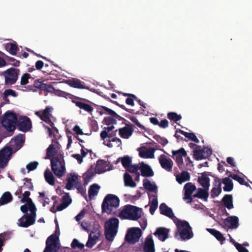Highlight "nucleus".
I'll return each mask as SVG.
<instances>
[{"label": "nucleus", "mask_w": 252, "mask_h": 252, "mask_svg": "<svg viewBox=\"0 0 252 252\" xmlns=\"http://www.w3.org/2000/svg\"><path fill=\"white\" fill-rule=\"evenodd\" d=\"M190 177L189 173L186 171H182L180 175H177L176 176V180L179 184L189 181Z\"/></svg>", "instance_id": "nucleus-36"}, {"label": "nucleus", "mask_w": 252, "mask_h": 252, "mask_svg": "<svg viewBox=\"0 0 252 252\" xmlns=\"http://www.w3.org/2000/svg\"><path fill=\"white\" fill-rule=\"evenodd\" d=\"M155 150L154 148H150L146 150L139 151V156L145 158H153L155 157L154 152Z\"/></svg>", "instance_id": "nucleus-29"}, {"label": "nucleus", "mask_w": 252, "mask_h": 252, "mask_svg": "<svg viewBox=\"0 0 252 252\" xmlns=\"http://www.w3.org/2000/svg\"><path fill=\"white\" fill-rule=\"evenodd\" d=\"M126 118L129 119L133 123H134L138 127L142 129L146 130L145 127L141 125L135 117L131 116L129 114H126L125 115Z\"/></svg>", "instance_id": "nucleus-51"}, {"label": "nucleus", "mask_w": 252, "mask_h": 252, "mask_svg": "<svg viewBox=\"0 0 252 252\" xmlns=\"http://www.w3.org/2000/svg\"><path fill=\"white\" fill-rule=\"evenodd\" d=\"M114 128V126H110L105 127L104 128V130L102 131L100 133V137L103 140H105L107 138L108 136L107 133L110 132L111 130H112Z\"/></svg>", "instance_id": "nucleus-53"}, {"label": "nucleus", "mask_w": 252, "mask_h": 252, "mask_svg": "<svg viewBox=\"0 0 252 252\" xmlns=\"http://www.w3.org/2000/svg\"><path fill=\"white\" fill-rule=\"evenodd\" d=\"M208 190L209 189L206 188H198L196 193L194 194L193 196L203 199L204 201H207L209 195Z\"/></svg>", "instance_id": "nucleus-25"}, {"label": "nucleus", "mask_w": 252, "mask_h": 252, "mask_svg": "<svg viewBox=\"0 0 252 252\" xmlns=\"http://www.w3.org/2000/svg\"><path fill=\"white\" fill-rule=\"evenodd\" d=\"M208 231L213 235L218 241L220 242V244H222L225 240V238L223 235L218 230L213 228L207 229Z\"/></svg>", "instance_id": "nucleus-30"}, {"label": "nucleus", "mask_w": 252, "mask_h": 252, "mask_svg": "<svg viewBox=\"0 0 252 252\" xmlns=\"http://www.w3.org/2000/svg\"><path fill=\"white\" fill-rule=\"evenodd\" d=\"M64 83L67 84L70 86L80 89H89V87L84 85V82H82L80 80L72 78L70 79H64Z\"/></svg>", "instance_id": "nucleus-17"}, {"label": "nucleus", "mask_w": 252, "mask_h": 252, "mask_svg": "<svg viewBox=\"0 0 252 252\" xmlns=\"http://www.w3.org/2000/svg\"><path fill=\"white\" fill-rule=\"evenodd\" d=\"M223 223L229 228L236 229L239 225V219L236 216L228 217L224 220Z\"/></svg>", "instance_id": "nucleus-21"}, {"label": "nucleus", "mask_w": 252, "mask_h": 252, "mask_svg": "<svg viewBox=\"0 0 252 252\" xmlns=\"http://www.w3.org/2000/svg\"><path fill=\"white\" fill-rule=\"evenodd\" d=\"M143 251L144 252H155L154 242L151 235H148L145 239Z\"/></svg>", "instance_id": "nucleus-18"}, {"label": "nucleus", "mask_w": 252, "mask_h": 252, "mask_svg": "<svg viewBox=\"0 0 252 252\" xmlns=\"http://www.w3.org/2000/svg\"><path fill=\"white\" fill-rule=\"evenodd\" d=\"M176 225L177 228V231L175 233L176 238L179 236L181 240L185 241L193 237L192 228L187 221L178 220Z\"/></svg>", "instance_id": "nucleus-3"}, {"label": "nucleus", "mask_w": 252, "mask_h": 252, "mask_svg": "<svg viewBox=\"0 0 252 252\" xmlns=\"http://www.w3.org/2000/svg\"><path fill=\"white\" fill-rule=\"evenodd\" d=\"M153 196H154V198L152 199L149 209L150 212L152 215L154 214L158 206V201L157 196L154 195Z\"/></svg>", "instance_id": "nucleus-47"}, {"label": "nucleus", "mask_w": 252, "mask_h": 252, "mask_svg": "<svg viewBox=\"0 0 252 252\" xmlns=\"http://www.w3.org/2000/svg\"><path fill=\"white\" fill-rule=\"evenodd\" d=\"M125 186L134 188L136 186V183L133 181L132 177L129 174L126 173L124 176Z\"/></svg>", "instance_id": "nucleus-38"}, {"label": "nucleus", "mask_w": 252, "mask_h": 252, "mask_svg": "<svg viewBox=\"0 0 252 252\" xmlns=\"http://www.w3.org/2000/svg\"><path fill=\"white\" fill-rule=\"evenodd\" d=\"M5 48L7 51L12 55H16L18 47L16 43H7L5 44Z\"/></svg>", "instance_id": "nucleus-33"}, {"label": "nucleus", "mask_w": 252, "mask_h": 252, "mask_svg": "<svg viewBox=\"0 0 252 252\" xmlns=\"http://www.w3.org/2000/svg\"><path fill=\"white\" fill-rule=\"evenodd\" d=\"M94 175V173L93 171V167L92 166L85 173L84 177V185H87L90 181L91 179Z\"/></svg>", "instance_id": "nucleus-42"}, {"label": "nucleus", "mask_w": 252, "mask_h": 252, "mask_svg": "<svg viewBox=\"0 0 252 252\" xmlns=\"http://www.w3.org/2000/svg\"><path fill=\"white\" fill-rule=\"evenodd\" d=\"M72 202V199L69 193L64 192V209L67 208Z\"/></svg>", "instance_id": "nucleus-56"}, {"label": "nucleus", "mask_w": 252, "mask_h": 252, "mask_svg": "<svg viewBox=\"0 0 252 252\" xmlns=\"http://www.w3.org/2000/svg\"><path fill=\"white\" fill-rule=\"evenodd\" d=\"M119 220L117 218H113L106 221L105 228L110 230H117L119 227Z\"/></svg>", "instance_id": "nucleus-26"}, {"label": "nucleus", "mask_w": 252, "mask_h": 252, "mask_svg": "<svg viewBox=\"0 0 252 252\" xmlns=\"http://www.w3.org/2000/svg\"><path fill=\"white\" fill-rule=\"evenodd\" d=\"M167 118L171 121L177 123L182 119V116L180 115H178L175 112H171L168 113Z\"/></svg>", "instance_id": "nucleus-49"}, {"label": "nucleus", "mask_w": 252, "mask_h": 252, "mask_svg": "<svg viewBox=\"0 0 252 252\" xmlns=\"http://www.w3.org/2000/svg\"><path fill=\"white\" fill-rule=\"evenodd\" d=\"M71 246L73 249H78L80 250H83L84 248V245L80 243L79 241L76 239H74L73 240L71 244Z\"/></svg>", "instance_id": "nucleus-52"}, {"label": "nucleus", "mask_w": 252, "mask_h": 252, "mask_svg": "<svg viewBox=\"0 0 252 252\" xmlns=\"http://www.w3.org/2000/svg\"><path fill=\"white\" fill-rule=\"evenodd\" d=\"M120 200L118 197L112 194H107L104 198L101 205L102 213L108 214H114L115 211L113 208L116 209L119 206Z\"/></svg>", "instance_id": "nucleus-5"}, {"label": "nucleus", "mask_w": 252, "mask_h": 252, "mask_svg": "<svg viewBox=\"0 0 252 252\" xmlns=\"http://www.w3.org/2000/svg\"><path fill=\"white\" fill-rule=\"evenodd\" d=\"M221 192V187L220 184L218 185V187H214L211 190V196L212 198H214L219 196Z\"/></svg>", "instance_id": "nucleus-48"}, {"label": "nucleus", "mask_w": 252, "mask_h": 252, "mask_svg": "<svg viewBox=\"0 0 252 252\" xmlns=\"http://www.w3.org/2000/svg\"><path fill=\"white\" fill-rule=\"evenodd\" d=\"M222 183L224 185L223 190L225 191H230L233 189V184L232 181L229 177H225L222 180Z\"/></svg>", "instance_id": "nucleus-37"}, {"label": "nucleus", "mask_w": 252, "mask_h": 252, "mask_svg": "<svg viewBox=\"0 0 252 252\" xmlns=\"http://www.w3.org/2000/svg\"><path fill=\"white\" fill-rule=\"evenodd\" d=\"M143 186L144 188L152 192H155V193H157L158 192V188L156 185L152 184L151 182L148 180L147 179H144L143 180Z\"/></svg>", "instance_id": "nucleus-35"}, {"label": "nucleus", "mask_w": 252, "mask_h": 252, "mask_svg": "<svg viewBox=\"0 0 252 252\" xmlns=\"http://www.w3.org/2000/svg\"><path fill=\"white\" fill-rule=\"evenodd\" d=\"M104 122L107 125H110L111 124H115L117 123L116 120L113 117H107L104 119Z\"/></svg>", "instance_id": "nucleus-62"}, {"label": "nucleus", "mask_w": 252, "mask_h": 252, "mask_svg": "<svg viewBox=\"0 0 252 252\" xmlns=\"http://www.w3.org/2000/svg\"><path fill=\"white\" fill-rule=\"evenodd\" d=\"M53 109L52 107L47 106L43 111H36L35 114L39 117L41 120L49 124L53 129L54 132L56 131V133H58V130L54 127V124L51 120V117L52 116L51 113L53 111ZM48 131L49 132L50 136H53L56 137V134L53 133V130L50 127H48Z\"/></svg>", "instance_id": "nucleus-6"}, {"label": "nucleus", "mask_w": 252, "mask_h": 252, "mask_svg": "<svg viewBox=\"0 0 252 252\" xmlns=\"http://www.w3.org/2000/svg\"><path fill=\"white\" fill-rule=\"evenodd\" d=\"M20 70L18 68L11 67L2 72L1 75L4 77V83L6 86L14 84L18 80Z\"/></svg>", "instance_id": "nucleus-8"}, {"label": "nucleus", "mask_w": 252, "mask_h": 252, "mask_svg": "<svg viewBox=\"0 0 252 252\" xmlns=\"http://www.w3.org/2000/svg\"><path fill=\"white\" fill-rule=\"evenodd\" d=\"M131 162V158L127 156L121 158L122 164L123 166L126 168L128 166H129Z\"/></svg>", "instance_id": "nucleus-54"}, {"label": "nucleus", "mask_w": 252, "mask_h": 252, "mask_svg": "<svg viewBox=\"0 0 252 252\" xmlns=\"http://www.w3.org/2000/svg\"><path fill=\"white\" fill-rule=\"evenodd\" d=\"M117 232V230H110L105 228L104 234L106 239L109 242L113 241Z\"/></svg>", "instance_id": "nucleus-43"}, {"label": "nucleus", "mask_w": 252, "mask_h": 252, "mask_svg": "<svg viewBox=\"0 0 252 252\" xmlns=\"http://www.w3.org/2000/svg\"><path fill=\"white\" fill-rule=\"evenodd\" d=\"M159 162L162 168L168 172L172 171L173 162L164 155H161L158 158Z\"/></svg>", "instance_id": "nucleus-16"}, {"label": "nucleus", "mask_w": 252, "mask_h": 252, "mask_svg": "<svg viewBox=\"0 0 252 252\" xmlns=\"http://www.w3.org/2000/svg\"><path fill=\"white\" fill-rule=\"evenodd\" d=\"M100 187L96 184H94L90 186L88 193L89 198L92 199L94 196L97 195Z\"/></svg>", "instance_id": "nucleus-32"}, {"label": "nucleus", "mask_w": 252, "mask_h": 252, "mask_svg": "<svg viewBox=\"0 0 252 252\" xmlns=\"http://www.w3.org/2000/svg\"><path fill=\"white\" fill-rule=\"evenodd\" d=\"M112 103H114V104L119 106L120 108H121L122 109L125 110V111L130 113H131V114H138V112H136L135 113L134 112V110L133 109H128L126 107V106L124 105H122V104H120L117 101H112Z\"/></svg>", "instance_id": "nucleus-59"}, {"label": "nucleus", "mask_w": 252, "mask_h": 252, "mask_svg": "<svg viewBox=\"0 0 252 252\" xmlns=\"http://www.w3.org/2000/svg\"><path fill=\"white\" fill-rule=\"evenodd\" d=\"M154 138L163 146H165L168 143V140L165 137H161L160 135L156 134L154 136Z\"/></svg>", "instance_id": "nucleus-55"}, {"label": "nucleus", "mask_w": 252, "mask_h": 252, "mask_svg": "<svg viewBox=\"0 0 252 252\" xmlns=\"http://www.w3.org/2000/svg\"><path fill=\"white\" fill-rule=\"evenodd\" d=\"M60 248L59 237L56 234H52L46 240V247L43 252H57Z\"/></svg>", "instance_id": "nucleus-9"}, {"label": "nucleus", "mask_w": 252, "mask_h": 252, "mask_svg": "<svg viewBox=\"0 0 252 252\" xmlns=\"http://www.w3.org/2000/svg\"><path fill=\"white\" fill-rule=\"evenodd\" d=\"M159 209L161 214L166 216L172 220L175 219L178 220V219L174 216L171 208L169 207L165 203H161L159 206Z\"/></svg>", "instance_id": "nucleus-20"}, {"label": "nucleus", "mask_w": 252, "mask_h": 252, "mask_svg": "<svg viewBox=\"0 0 252 252\" xmlns=\"http://www.w3.org/2000/svg\"><path fill=\"white\" fill-rule=\"evenodd\" d=\"M23 181L25 182L24 183V186L25 188L29 190H33V186L32 183V180L30 178H25L23 179Z\"/></svg>", "instance_id": "nucleus-57"}, {"label": "nucleus", "mask_w": 252, "mask_h": 252, "mask_svg": "<svg viewBox=\"0 0 252 252\" xmlns=\"http://www.w3.org/2000/svg\"><path fill=\"white\" fill-rule=\"evenodd\" d=\"M173 158L175 159L178 166L180 169L184 168L183 157L187 156V152L183 148L176 151H172Z\"/></svg>", "instance_id": "nucleus-13"}, {"label": "nucleus", "mask_w": 252, "mask_h": 252, "mask_svg": "<svg viewBox=\"0 0 252 252\" xmlns=\"http://www.w3.org/2000/svg\"><path fill=\"white\" fill-rule=\"evenodd\" d=\"M30 78H31V75L29 73H24L21 77L20 84L22 85L27 84Z\"/></svg>", "instance_id": "nucleus-58"}, {"label": "nucleus", "mask_w": 252, "mask_h": 252, "mask_svg": "<svg viewBox=\"0 0 252 252\" xmlns=\"http://www.w3.org/2000/svg\"><path fill=\"white\" fill-rule=\"evenodd\" d=\"M141 230L138 227L129 228L125 236L126 241L129 244H135L138 242L141 236Z\"/></svg>", "instance_id": "nucleus-10"}, {"label": "nucleus", "mask_w": 252, "mask_h": 252, "mask_svg": "<svg viewBox=\"0 0 252 252\" xmlns=\"http://www.w3.org/2000/svg\"><path fill=\"white\" fill-rule=\"evenodd\" d=\"M112 142H115L117 143H118L117 147H120L122 145V141L121 140L117 137H112L111 138L108 139V140H106V141L104 140L103 144L107 146L109 148H112L113 145L111 143Z\"/></svg>", "instance_id": "nucleus-44"}, {"label": "nucleus", "mask_w": 252, "mask_h": 252, "mask_svg": "<svg viewBox=\"0 0 252 252\" xmlns=\"http://www.w3.org/2000/svg\"><path fill=\"white\" fill-rule=\"evenodd\" d=\"M38 163L37 161L31 162L26 165L28 171L34 170L37 168Z\"/></svg>", "instance_id": "nucleus-60"}, {"label": "nucleus", "mask_w": 252, "mask_h": 252, "mask_svg": "<svg viewBox=\"0 0 252 252\" xmlns=\"http://www.w3.org/2000/svg\"><path fill=\"white\" fill-rule=\"evenodd\" d=\"M169 229L165 227L158 228L154 234L158 236L159 240L164 241L168 238Z\"/></svg>", "instance_id": "nucleus-23"}, {"label": "nucleus", "mask_w": 252, "mask_h": 252, "mask_svg": "<svg viewBox=\"0 0 252 252\" xmlns=\"http://www.w3.org/2000/svg\"><path fill=\"white\" fill-rule=\"evenodd\" d=\"M193 158L197 160H201L202 159H206L212 155V150L211 148L203 147V148L200 146L197 147V149H194L193 151Z\"/></svg>", "instance_id": "nucleus-11"}, {"label": "nucleus", "mask_w": 252, "mask_h": 252, "mask_svg": "<svg viewBox=\"0 0 252 252\" xmlns=\"http://www.w3.org/2000/svg\"><path fill=\"white\" fill-rule=\"evenodd\" d=\"M126 169L129 172L136 174V173L138 172V170L139 169V167H138V166L137 165L130 164L129 166H128L126 168Z\"/></svg>", "instance_id": "nucleus-63"}, {"label": "nucleus", "mask_w": 252, "mask_h": 252, "mask_svg": "<svg viewBox=\"0 0 252 252\" xmlns=\"http://www.w3.org/2000/svg\"><path fill=\"white\" fill-rule=\"evenodd\" d=\"M87 211L86 209H82L81 212L75 217V220L77 221H79L84 217Z\"/></svg>", "instance_id": "nucleus-64"}, {"label": "nucleus", "mask_w": 252, "mask_h": 252, "mask_svg": "<svg viewBox=\"0 0 252 252\" xmlns=\"http://www.w3.org/2000/svg\"><path fill=\"white\" fill-rule=\"evenodd\" d=\"M100 234V226L98 222L94 221L89 235L86 246L89 248H92L96 244L97 240L99 239Z\"/></svg>", "instance_id": "nucleus-7"}, {"label": "nucleus", "mask_w": 252, "mask_h": 252, "mask_svg": "<svg viewBox=\"0 0 252 252\" xmlns=\"http://www.w3.org/2000/svg\"><path fill=\"white\" fill-rule=\"evenodd\" d=\"M25 135L24 134H19L14 138L15 144L17 146L21 147L25 142Z\"/></svg>", "instance_id": "nucleus-45"}, {"label": "nucleus", "mask_w": 252, "mask_h": 252, "mask_svg": "<svg viewBox=\"0 0 252 252\" xmlns=\"http://www.w3.org/2000/svg\"><path fill=\"white\" fill-rule=\"evenodd\" d=\"M132 125H126V126L119 129L120 136L125 139H128L133 133V128Z\"/></svg>", "instance_id": "nucleus-19"}, {"label": "nucleus", "mask_w": 252, "mask_h": 252, "mask_svg": "<svg viewBox=\"0 0 252 252\" xmlns=\"http://www.w3.org/2000/svg\"><path fill=\"white\" fill-rule=\"evenodd\" d=\"M139 169L143 177H152L154 175V173L150 166L143 162L140 164Z\"/></svg>", "instance_id": "nucleus-24"}, {"label": "nucleus", "mask_w": 252, "mask_h": 252, "mask_svg": "<svg viewBox=\"0 0 252 252\" xmlns=\"http://www.w3.org/2000/svg\"><path fill=\"white\" fill-rule=\"evenodd\" d=\"M44 178L46 181L50 185H54L55 184V178L50 170L47 169L44 172Z\"/></svg>", "instance_id": "nucleus-41"}, {"label": "nucleus", "mask_w": 252, "mask_h": 252, "mask_svg": "<svg viewBox=\"0 0 252 252\" xmlns=\"http://www.w3.org/2000/svg\"><path fill=\"white\" fill-rule=\"evenodd\" d=\"M2 126L6 130L1 135L3 137L10 136L17 126L19 130L26 132L32 127V122L27 116L21 117L19 120L15 113L8 111L5 113L1 120Z\"/></svg>", "instance_id": "nucleus-1"}, {"label": "nucleus", "mask_w": 252, "mask_h": 252, "mask_svg": "<svg viewBox=\"0 0 252 252\" xmlns=\"http://www.w3.org/2000/svg\"><path fill=\"white\" fill-rule=\"evenodd\" d=\"M77 180V176L76 175H70L66 179L67 183L66 184L65 188L68 190L71 189L74 184L76 182Z\"/></svg>", "instance_id": "nucleus-40"}, {"label": "nucleus", "mask_w": 252, "mask_h": 252, "mask_svg": "<svg viewBox=\"0 0 252 252\" xmlns=\"http://www.w3.org/2000/svg\"><path fill=\"white\" fill-rule=\"evenodd\" d=\"M72 102L74 103L76 106L79 107L80 109H83L91 114L94 110V108L88 104L75 100H73Z\"/></svg>", "instance_id": "nucleus-28"}, {"label": "nucleus", "mask_w": 252, "mask_h": 252, "mask_svg": "<svg viewBox=\"0 0 252 252\" xmlns=\"http://www.w3.org/2000/svg\"><path fill=\"white\" fill-rule=\"evenodd\" d=\"M36 215H25L19 220L20 226L23 227H28L34 223L35 221Z\"/></svg>", "instance_id": "nucleus-15"}, {"label": "nucleus", "mask_w": 252, "mask_h": 252, "mask_svg": "<svg viewBox=\"0 0 252 252\" xmlns=\"http://www.w3.org/2000/svg\"><path fill=\"white\" fill-rule=\"evenodd\" d=\"M206 173H201L200 176L198 177L197 182L203 188L209 189L210 186V179L206 176Z\"/></svg>", "instance_id": "nucleus-27"}, {"label": "nucleus", "mask_w": 252, "mask_h": 252, "mask_svg": "<svg viewBox=\"0 0 252 252\" xmlns=\"http://www.w3.org/2000/svg\"><path fill=\"white\" fill-rule=\"evenodd\" d=\"M13 197L11 193L9 191H6L2 194L0 198V205H3L10 203Z\"/></svg>", "instance_id": "nucleus-31"}, {"label": "nucleus", "mask_w": 252, "mask_h": 252, "mask_svg": "<svg viewBox=\"0 0 252 252\" xmlns=\"http://www.w3.org/2000/svg\"><path fill=\"white\" fill-rule=\"evenodd\" d=\"M229 177H231L233 180L237 181L239 182L241 185H245L247 187L249 186V184L246 182L244 179L240 177L237 174H232L231 173L229 175Z\"/></svg>", "instance_id": "nucleus-46"}, {"label": "nucleus", "mask_w": 252, "mask_h": 252, "mask_svg": "<svg viewBox=\"0 0 252 252\" xmlns=\"http://www.w3.org/2000/svg\"><path fill=\"white\" fill-rule=\"evenodd\" d=\"M34 87L41 91H44L47 92H53L55 89L51 85H48L43 83V81H40L39 80H36L34 81L33 84Z\"/></svg>", "instance_id": "nucleus-22"}, {"label": "nucleus", "mask_w": 252, "mask_h": 252, "mask_svg": "<svg viewBox=\"0 0 252 252\" xmlns=\"http://www.w3.org/2000/svg\"><path fill=\"white\" fill-rule=\"evenodd\" d=\"M3 55L4 58H5V60H6L8 63L15 67H18L20 65V62L19 61L16 60L14 58L10 57L7 55H4V54H2Z\"/></svg>", "instance_id": "nucleus-50"}, {"label": "nucleus", "mask_w": 252, "mask_h": 252, "mask_svg": "<svg viewBox=\"0 0 252 252\" xmlns=\"http://www.w3.org/2000/svg\"><path fill=\"white\" fill-rule=\"evenodd\" d=\"M222 201L223 202L225 207L227 209H230L233 208V198L232 195H225L222 198Z\"/></svg>", "instance_id": "nucleus-34"}, {"label": "nucleus", "mask_w": 252, "mask_h": 252, "mask_svg": "<svg viewBox=\"0 0 252 252\" xmlns=\"http://www.w3.org/2000/svg\"><path fill=\"white\" fill-rule=\"evenodd\" d=\"M106 162L103 160H98L95 166V170L96 173L101 174L104 172L106 170L105 169Z\"/></svg>", "instance_id": "nucleus-39"}, {"label": "nucleus", "mask_w": 252, "mask_h": 252, "mask_svg": "<svg viewBox=\"0 0 252 252\" xmlns=\"http://www.w3.org/2000/svg\"><path fill=\"white\" fill-rule=\"evenodd\" d=\"M142 214V209L131 205H126L119 213V217L123 219L137 220Z\"/></svg>", "instance_id": "nucleus-4"}, {"label": "nucleus", "mask_w": 252, "mask_h": 252, "mask_svg": "<svg viewBox=\"0 0 252 252\" xmlns=\"http://www.w3.org/2000/svg\"><path fill=\"white\" fill-rule=\"evenodd\" d=\"M3 94L7 96L11 95L15 97L18 96V94L15 91L10 89L5 90Z\"/></svg>", "instance_id": "nucleus-61"}, {"label": "nucleus", "mask_w": 252, "mask_h": 252, "mask_svg": "<svg viewBox=\"0 0 252 252\" xmlns=\"http://www.w3.org/2000/svg\"><path fill=\"white\" fill-rule=\"evenodd\" d=\"M53 142L56 143V145L53 144L49 145L46 150V159L51 158V165L54 173L58 177L63 176V157L62 155L59 157L58 156L54 157L58 150L61 148L59 143L53 140Z\"/></svg>", "instance_id": "nucleus-2"}, {"label": "nucleus", "mask_w": 252, "mask_h": 252, "mask_svg": "<svg viewBox=\"0 0 252 252\" xmlns=\"http://www.w3.org/2000/svg\"><path fill=\"white\" fill-rule=\"evenodd\" d=\"M196 189V186L191 182L186 184L184 187L185 190L183 199L187 201V203H190L193 201L191 195Z\"/></svg>", "instance_id": "nucleus-14"}, {"label": "nucleus", "mask_w": 252, "mask_h": 252, "mask_svg": "<svg viewBox=\"0 0 252 252\" xmlns=\"http://www.w3.org/2000/svg\"><path fill=\"white\" fill-rule=\"evenodd\" d=\"M12 154V149L8 146L4 147L0 151V168H3L7 166Z\"/></svg>", "instance_id": "nucleus-12"}]
</instances>
